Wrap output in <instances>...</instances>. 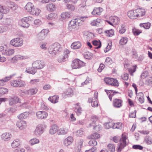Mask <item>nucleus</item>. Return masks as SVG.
Instances as JSON below:
<instances>
[{"label":"nucleus","mask_w":152,"mask_h":152,"mask_svg":"<svg viewBox=\"0 0 152 152\" xmlns=\"http://www.w3.org/2000/svg\"><path fill=\"white\" fill-rule=\"evenodd\" d=\"M33 66L37 69H40L42 68L44 66L45 64L43 61L40 60H37L33 62L32 64Z\"/></svg>","instance_id":"7"},{"label":"nucleus","mask_w":152,"mask_h":152,"mask_svg":"<svg viewBox=\"0 0 152 152\" xmlns=\"http://www.w3.org/2000/svg\"><path fill=\"white\" fill-rule=\"evenodd\" d=\"M148 75V72L147 71H145L142 73L140 77L142 79H144L147 77Z\"/></svg>","instance_id":"62"},{"label":"nucleus","mask_w":152,"mask_h":152,"mask_svg":"<svg viewBox=\"0 0 152 152\" xmlns=\"http://www.w3.org/2000/svg\"><path fill=\"white\" fill-rule=\"evenodd\" d=\"M20 145V143L18 139L14 140L12 143V146L13 148H15L18 147Z\"/></svg>","instance_id":"40"},{"label":"nucleus","mask_w":152,"mask_h":152,"mask_svg":"<svg viewBox=\"0 0 152 152\" xmlns=\"http://www.w3.org/2000/svg\"><path fill=\"white\" fill-rule=\"evenodd\" d=\"M13 76V75H11L9 76L6 77L1 80H0V85L3 86L4 82H6L9 80L11 79Z\"/></svg>","instance_id":"37"},{"label":"nucleus","mask_w":152,"mask_h":152,"mask_svg":"<svg viewBox=\"0 0 152 152\" xmlns=\"http://www.w3.org/2000/svg\"><path fill=\"white\" fill-rule=\"evenodd\" d=\"M14 52V50L13 49H6L3 51L2 54L6 56H10L13 54Z\"/></svg>","instance_id":"27"},{"label":"nucleus","mask_w":152,"mask_h":152,"mask_svg":"<svg viewBox=\"0 0 152 152\" xmlns=\"http://www.w3.org/2000/svg\"><path fill=\"white\" fill-rule=\"evenodd\" d=\"M44 126L43 125L39 124L36 127L34 131V134L37 136H39L43 132Z\"/></svg>","instance_id":"9"},{"label":"nucleus","mask_w":152,"mask_h":152,"mask_svg":"<svg viewBox=\"0 0 152 152\" xmlns=\"http://www.w3.org/2000/svg\"><path fill=\"white\" fill-rule=\"evenodd\" d=\"M11 137V134L7 132H6L2 134L1 138L4 141H8L9 140Z\"/></svg>","instance_id":"26"},{"label":"nucleus","mask_w":152,"mask_h":152,"mask_svg":"<svg viewBox=\"0 0 152 152\" xmlns=\"http://www.w3.org/2000/svg\"><path fill=\"white\" fill-rule=\"evenodd\" d=\"M84 56L86 59H90L92 57V54L88 52L84 54Z\"/></svg>","instance_id":"60"},{"label":"nucleus","mask_w":152,"mask_h":152,"mask_svg":"<svg viewBox=\"0 0 152 152\" xmlns=\"http://www.w3.org/2000/svg\"><path fill=\"white\" fill-rule=\"evenodd\" d=\"M29 114V112H25L19 115L18 116V118L19 119H25L28 117Z\"/></svg>","instance_id":"29"},{"label":"nucleus","mask_w":152,"mask_h":152,"mask_svg":"<svg viewBox=\"0 0 152 152\" xmlns=\"http://www.w3.org/2000/svg\"><path fill=\"white\" fill-rule=\"evenodd\" d=\"M62 50L61 45L58 43H55L50 46L48 49V51L51 54H56Z\"/></svg>","instance_id":"1"},{"label":"nucleus","mask_w":152,"mask_h":152,"mask_svg":"<svg viewBox=\"0 0 152 152\" xmlns=\"http://www.w3.org/2000/svg\"><path fill=\"white\" fill-rule=\"evenodd\" d=\"M151 24L149 23H141L140 24V27H143L145 29H149L150 27Z\"/></svg>","instance_id":"45"},{"label":"nucleus","mask_w":152,"mask_h":152,"mask_svg":"<svg viewBox=\"0 0 152 152\" xmlns=\"http://www.w3.org/2000/svg\"><path fill=\"white\" fill-rule=\"evenodd\" d=\"M129 74L126 73L121 76L122 78L124 80H127L129 78Z\"/></svg>","instance_id":"64"},{"label":"nucleus","mask_w":152,"mask_h":152,"mask_svg":"<svg viewBox=\"0 0 152 152\" xmlns=\"http://www.w3.org/2000/svg\"><path fill=\"white\" fill-rule=\"evenodd\" d=\"M58 127L55 124L53 125L51 127L49 133L51 134H55L58 131Z\"/></svg>","instance_id":"28"},{"label":"nucleus","mask_w":152,"mask_h":152,"mask_svg":"<svg viewBox=\"0 0 152 152\" xmlns=\"http://www.w3.org/2000/svg\"><path fill=\"white\" fill-rule=\"evenodd\" d=\"M10 44L15 47L21 46L23 44V41L20 38H17L12 40L10 42Z\"/></svg>","instance_id":"6"},{"label":"nucleus","mask_w":152,"mask_h":152,"mask_svg":"<svg viewBox=\"0 0 152 152\" xmlns=\"http://www.w3.org/2000/svg\"><path fill=\"white\" fill-rule=\"evenodd\" d=\"M37 91V90L36 88H33L29 89L27 91V94L29 95H34L36 94Z\"/></svg>","instance_id":"44"},{"label":"nucleus","mask_w":152,"mask_h":152,"mask_svg":"<svg viewBox=\"0 0 152 152\" xmlns=\"http://www.w3.org/2000/svg\"><path fill=\"white\" fill-rule=\"evenodd\" d=\"M48 115L47 112L43 111L37 112L36 113L37 117L39 119H45L47 118Z\"/></svg>","instance_id":"10"},{"label":"nucleus","mask_w":152,"mask_h":152,"mask_svg":"<svg viewBox=\"0 0 152 152\" xmlns=\"http://www.w3.org/2000/svg\"><path fill=\"white\" fill-rule=\"evenodd\" d=\"M7 7L12 10H15L18 7V5L13 2L10 1L7 4Z\"/></svg>","instance_id":"24"},{"label":"nucleus","mask_w":152,"mask_h":152,"mask_svg":"<svg viewBox=\"0 0 152 152\" xmlns=\"http://www.w3.org/2000/svg\"><path fill=\"white\" fill-rule=\"evenodd\" d=\"M69 53V51L68 50L66 51V53L63 56H61L58 59V61L59 62H64L66 61L68 57V54Z\"/></svg>","instance_id":"13"},{"label":"nucleus","mask_w":152,"mask_h":152,"mask_svg":"<svg viewBox=\"0 0 152 152\" xmlns=\"http://www.w3.org/2000/svg\"><path fill=\"white\" fill-rule=\"evenodd\" d=\"M72 15V13L70 12L62 13L61 15V18H70Z\"/></svg>","instance_id":"38"},{"label":"nucleus","mask_w":152,"mask_h":152,"mask_svg":"<svg viewBox=\"0 0 152 152\" xmlns=\"http://www.w3.org/2000/svg\"><path fill=\"white\" fill-rule=\"evenodd\" d=\"M91 121L92 123L90 124V126H94L97 124V123L99 122L98 118L96 116H93L91 117Z\"/></svg>","instance_id":"23"},{"label":"nucleus","mask_w":152,"mask_h":152,"mask_svg":"<svg viewBox=\"0 0 152 152\" xmlns=\"http://www.w3.org/2000/svg\"><path fill=\"white\" fill-rule=\"evenodd\" d=\"M19 101V99L16 96H13L9 98V104L10 105H15L18 103Z\"/></svg>","instance_id":"12"},{"label":"nucleus","mask_w":152,"mask_h":152,"mask_svg":"<svg viewBox=\"0 0 152 152\" xmlns=\"http://www.w3.org/2000/svg\"><path fill=\"white\" fill-rule=\"evenodd\" d=\"M34 7L33 4L31 2H28L25 7V9L30 12L32 11V10Z\"/></svg>","instance_id":"32"},{"label":"nucleus","mask_w":152,"mask_h":152,"mask_svg":"<svg viewBox=\"0 0 152 152\" xmlns=\"http://www.w3.org/2000/svg\"><path fill=\"white\" fill-rule=\"evenodd\" d=\"M127 42V38L126 37L122 38L120 41V44L121 45L126 44Z\"/></svg>","instance_id":"56"},{"label":"nucleus","mask_w":152,"mask_h":152,"mask_svg":"<svg viewBox=\"0 0 152 152\" xmlns=\"http://www.w3.org/2000/svg\"><path fill=\"white\" fill-rule=\"evenodd\" d=\"M107 148L108 150V151L114 152L115 151V146L113 144H108L107 146Z\"/></svg>","instance_id":"47"},{"label":"nucleus","mask_w":152,"mask_h":152,"mask_svg":"<svg viewBox=\"0 0 152 152\" xmlns=\"http://www.w3.org/2000/svg\"><path fill=\"white\" fill-rule=\"evenodd\" d=\"M11 85L13 87H24L26 84L24 81L20 79L11 81Z\"/></svg>","instance_id":"4"},{"label":"nucleus","mask_w":152,"mask_h":152,"mask_svg":"<svg viewBox=\"0 0 152 152\" xmlns=\"http://www.w3.org/2000/svg\"><path fill=\"white\" fill-rule=\"evenodd\" d=\"M89 145L94 146L97 145V142L95 140H90L88 142Z\"/></svg>","instance_id":"55"},{"label":"nucleus","mask_w":152,"mask_h":152,"mask_svg":"<svg viewBox=\"0 0 152 152\" xmlns=\"http://www.w3.org/2000/svg\"><path fill=\"white\" fill-rule=\"evenodd\" d=\"M113 123L112 122L107 123L104 124V126L106 129H109L111 128H113Z\"/></svg>","instance_id":"54"},{"label":"nucleus","mask_w":152,"mask_h":152,"mask_svg":"<svg viewBox=\"0 0 152 152\" xmlns=\"http://www.w3.org/2000/svg\"><path fill=\"white\" fill-rule=\"evenodd\" d=\"M145 83L146 85L152 86V77H148L145 81Z\"/></svg>","instance_id":"42"},{"label":"nucleus","mask_w":152,"mask_h":152,"mask_svg":"<svg viewBox=\"0 0 152 152\" xmlns=\"http://www.w3.org/2000/svg\"><path fill=\"white\" fill-rule=\"evenodd\" d=\"M66 8L69 10L73 11L75 9V7L74 5L72 4H67L66 5Z\"/></svg>","instance_id":"50"},{"label":"nucleus","mask_w":152,"mask_h":152,"mask_svg":"<svg viewBox=\"0 0 152 152\" xmlns=\"http://www.w3.org/2000/svg\"><path fill=\"white\" fill-rule=\"evenodd\" d=\"M68 132V130L66 128H60L58 130L57 134L58 135H64Z\"/></svg>","instance_id":"36"},{"label":"nucleus","mask_w":152,"mask_h":152,"mask_svg":"<svg viewBox=\"0 0 152 152\" xmlns=\"http://www.w3.org/2000/svg\"><path fill=\"white\" fill-rule=\"evenodd\" d=\"M9 8L5 6H0V12L1 13L7 14L9 12Z\"/></svg>","instance_id":"31"},{"label":"nucleus","mask_w":152,"mask_h":152,"mask_svg":"<svg viewBox=\"0 0 152 152\" xmlns=\"http://www.w3.org/2000/svg\"><path fill=\"white\" fill-rule=\"evenodd\" d=\"M144 142L148 144H151L152 143V138L149 136H146L145 138Z\"/></svg>","instance_id":"41"},{"label":"nucleus","mask_w":152,"mask_h":152,"mask_svg":"<svg viewBox=\"0 0 152 152\" xmlns=\"http://www.w3.org/2000/svg\"><path fill=\"white\" fill-rule=\"evenodd\" d=\"M23 59V57L20 55H18L15 56L12 58V59L15 60H18Z\"/></svg>","instance_id":"59"},{"label":"nucleus","mask_w":152,"mask_h":152,"mask_svg":"<svg viewBox=\"0 0 152 152\" xmlns=\"http://www.w3.org/2000/svg\"><path fill=\"white\" fill-rule=\"evenodd\" d=\"M105 91L106 92L107 95H108L109 98L111 101L112 100V97L113 96L116 94L119 93L118 92L113 90L105 89Z\"/></svg>","instance_id":"16"},{"label":"nucleus","mask_w":152,"mask_h":152,"mask_svg":"<svg viewBox=\"0 0 152 152\" xmlns=\"http://www.w3.org/2000/svg\"><path fill=\"white\" fill-rule=\"evenodd\" d=\"M93 126V129H96L97 132L99 131L102 129V126L98 124Z\"/></svg>","instance_id":"61"},{"label":"nucleus","mask_w":152,"mask_h":152,"mask_svg":"<svg viewBox=\"0 0 152 152\" xmlns=\"http://www.w3.org/2000/svg\"><path fill=\"white\" fill-rule=\"evenodd\" d=\"M46 7L47 10L49 11H53L55 9V5L52 3H50L47 4Z\"/></svg>","instance_id":"39"},{"label":"nucleus","mask_w":152,"mask_h":152,"mask_svg":"<svg viewBox=\"0 0 152 152\" xmlns=\"http://www.w3.org/2000/svg\"><path fill=\"white\" fill-rule=\"evenodd\" d=\"M59 97L58 96L55 95L53 96L50 97L48 99L52 103H56L58 102Z\"/></svg>","instance_id":"30"},{"label":"nucleus","mask_w":152,"mask_h":152,"mask_svg":"<svg viewBox=\"0 0 152 152\" xmlns=\"http://www.w3.org/2000/svg\"><path fill=\"white\" fill-rule=\"evenodd\" d=\"M8 91V89L6 88L3 87L0 88V95L7 94Z\"/></svg>","instance_id":"49"},{"label":"nucleus","mask_w":152,"mask_h":152,"mask_svg":"<svg viewBox=\"0 0 152 152\" xmlns=\"http://www.w3.org/2000/svg\"><path fill=\"white\" fill-rule=\"evenodd\" d=\"M122 124L121 123H113V129H121L122 128Z\"/></svg>","instance_id":"43"},{"label":"nucleus","mask_w":152,"mask_h":152,"mask_svg":"<svg viewBox=\"0 0 152 152\" xmlns=\"http://www.w3.org/2000/svg\"><path fill=\"white\" fill-rule=\"evenodd\" d=\"M39 142V140L38 139L34 138L30 140L29 143L31 145H33L35 144L38 143Z\"/></svg>","instance_id":"51"},{"label":"nucleus","mask_w":152,"mask_h":152,"mask_svg":"<svg viewBox=\"0 0 152 152\" xmlns=\"http://www.w3.org/2000/svg\"><path fill=\"white\" fill-rule=\"evenodd\" d=\"M136 13H138L136 15L135 14V13L134 12V17H141L144 16L145 13L144 11H142L140 9H137L135 10Z\"/></svg>","instance_id":"22"},{"label":"nucleus","mask_w":152,"mask_h":152,"mask_svg":"<svg viewBox=\"0 0 152 152\" xmlns=\"http://www.w3.org/2000/svg\"><path fill=\"white\" fill-rule=\"evenodd\" d=\"M115 80L114 78H109L108 77L104 78V81L106 83V84L111 85L112 84L111 83L113 82V80Z\"/></svg>","instance_id":"48"},{"label":"nucleus","mask_w":152,"mask_h":152,"mask_svg":"<svg viewBox=\"0 0 152 152\" xmlns=\"http://www.w3.org/2000/svg\"><path fill=\"white\" fill-rule=\"evenodd\" d=\"M122 100L119 99H115L113 101V105L114 107L120 108L122 106Z\"/></svg>","instance_id":"15"},{"label":"nucleus","mask_w":152,"mask_h":152,"mask_svg":"<svg viewBox=\"0 0 152 152\" xmlns=\"http://www.w3.org/2000/svg\"><path fill=\"white\" fill-rule=\"evenodd\" d=\"M16 125L20 129H23L26 126V122L24 121H19L17 122Z\"/></svg>","instance_id":"14"},{"label":"nucleus","mask_w":152,"mask_h":152,"mask_svg":"<svg viewBox=\"0 0 152 152\" xmlns=\"http://www.w3.org/2000/svg\"><path fill=\"white\" fill-rule=\"evenodd\" d=\"M37 71L36 69L34 66H32L31 67L26 68L25 70V72L26 73L32 75L34 74L37 72Z\"/></svg>","instance_id":"18"},{"label":"nucleus","mask_w":152,"mask_h":152,"mask_svg":"<svg viewBox=\"0 0 152 152\" xmlns=\"http://www.w3.org/2000/svg\"><path fill=\"white\" fill-rule=\"evenodd\" d=\"M74 110L77 115H81L82 111V108L80 107H75Z\"/></svg>","instance_id":"53"},{"label":"nucleus","mask_w":152,"mask_h":152,"mask_svg":"<svg viewBox=\"0 0 152 152\" xmlns=\"http://www.w3.org/2000/svg\"><path fill=\"white\" fill-rule=\"evenodd\" d=\"M57 18V15L56 14L54 13H51L48 15L47 18L49 20H52Z\"/></svg>","instance_id":"52"},{"label":"nucleus","mask_w":152,"mask_h":152,"mask_svg":"<svg viewBox=\"0 0 152 152\" xmlns=\"http://www.w3.org/2000/svg\"><path fill=\"white\" fill-rule=\"evenodd\" d=\"M136 99L139 101L140 103H142L144 101V95L142 92H139L136 95Z\"/></svg>","instance_id":"20"},{"label":"nucleus","mask_w":152,"mask_h":152,"mask_svg":"<svg viewBox=\"0 0 152 152\" xmlns=\"http://www.w3.org/2000/svg\"><path fill=\"white\" fill-rule=\"evenodd\" d=\"M98 92H95L94 94V99L91 103V105L93 107H95L98 106Z\"/></svg>","instance_id":"19"},{"label":"nucleus","mask_w":152,"mask_h":152,"mask_svg":"<svg viewBox=\"0 0 152 152\" xmlns=\"http://www.w3.org/2000/svg\"><path fill=\"white\" fill-rule=\"evenodd\" d=\"M73 141L72 137V136H69L64 140V143L65 145L67 146L71 144Z\"/></svg>","instance_id":"21"},{"label":"nucleus","mask_w":152,"mask_h":152,"mask_svg":"<svg viewBox=\"0 0 152 152\" xmlns=\"http://www.w3.org/2000/svg\"><path fill=\"white\" fill-rule=\"evenodd\" d=\"M142 33V31L138 29H136L134 28V35L138 36Z\"/></svg>","instance_id":"58"},{"label":"nucleus","mask_w":152,"mask_h":152,"mask_svg":"<svg viewBox=\"0 0 152 152\" xmlns=\"http://www.w3.org/2000/svg\"><path fill=\"white\" fill-rule=\"evenodd\" d=\"M41 10L37 8H34V7L32 10V11L30 13L32 15H37L39 14Z\"/></svg>","instance_id":"35"},{"label":"nucleus","mask_w":152,"mask_h":152,"mask_svg":"<svg viewBox=\"0 0 152 152\" xmlns=\"http://www.w3.org/2000/svg\"><path fill=\"white\" fill-rule=\"evenodd\" d=\"M85 63L78 59L74 60L72 62L71 66L72 69H79L84 66Z\"/></svg>","instance_id":"2"},{"label":"nucleus","mask_w":152,"mask_h":152,"mask_svg":"<svg viewBox=\"0 0 152 152\" xmlns=\"http://www.w3.org/2000/svg\"><path fill=\"white\" fill-rule=\"evenodd\" d=\"M33 20V18L31 16H28L23 18L21 21V26L23 27L28 28L30 23Z\"/></svg>","instance_id":"3"},{"label":"nucleus","mask_w":152,"mask_h":152,"mask_svg":"<svg viewBox=\"0 0 152 152\" xmlns=\"http://www.w3.org/2000/svg\"><path fill=\"white\" fill-rule=\"evenodd\" d=\"M78 24V23L77 19L72 20L69 24V29L71 30L73 29H75L77 27Z\"/></svg>","instance_id":"8"},{"label":"nucleus","mask_w":152,"mask_h":152,"mask_svg":"<svg viewBox=\"0 0 152 152\" xmlns=\"http://www.w3.org/2000/svg\"><path fill=\"white\" fill-rule=\"evenodd\" d=\"M110 19L113 23L115 24H118L119 22V18L117 16L111 17Z\"/></svg>","instance_id":"34"},{"label":"nucleus","mask_w":152,"mask_h":152,"mask_svg":"<svg viewBox=\"0 0 152 152\" xmlns=\"http://www.w3.org/2000/svg\"><path fill=\"white\" fill-rule=\"evenodd\" d=\"M105 33L108 34L109 37L112 36L114 35V31L112 29L110 30H107L105 31Z\"/></svg>","instance_id":"57"},{"label":"nucleus","mask_w":152,"mask_h":152,"mask_svg":"<svg viewBox=\"0 0 152 152\" xmlns=\"http://www.w3.org/2000/svg\"><path fill=\"white\" fill-rule=\"evenodd\" d=\"M49 32V30L48 29L42 30L38 35L39 39L40 40L43 39Z\"/></svg>","instance_id":"11"},{"label":"nucleus","mask_w":152,"mask_h":152,"mask_svg":"<svg viewBox=\"0 0 152 152\" xmlns=\"http://www.w3.org/2000/svg\"><path fill=\"white\" fill-rule=\"evenodd\" d=\"M81 46V42L79 41L73 42L71 46L72 48L74 49H77L80 48Z\"/></svg>","instance_id":"25"},{"label":"nucleus","mask_w":152,"mask_h":152,"mask_svg":"<svg viewBox=\"0 0 152 152\" xmlns=\"http://www.w3.org/2000/svg\"><path fill=\"white\" fill-rule=\"evenodd\" d=\"M126 135L124 134H122L121 140H120V144L119 146L117 149V152H121V149L123 148L126 146Z\"/></svg>","instance_id":"5"},{"label":"nucleus","mask_w":152,"mask_h":152,"mask_svg":"<svg viewBox=\"0 0 152 152\" xmlns=\"http://www.w3.org/2000/svg\"><path fill=\"white\" fill-rule=\"evenodd\" d=\"M128 17L131 19H133V11L132 10H130L128 12L127 14Z\"/></svg>","instance_id":"63"},{"label":"nucleus","mask_w":152,"mask_h":152,"mask_svg":"<svg viewBox=\"0 0 152 152\" xmlns=\"http://www.w3.org/2000/svg\"><path fill=\"white\" fill-rule=\"evenodd\" d=\"M100 137V135L97 133H94L90 136H88L89 139H91L92 140H95L99 138Z\"/></svg>","instance_id":"46"},{"label":"nucleus","mask_w":152,"mask_h":152,"mask_svg":"<svg viewBox=\"0 0 152 152\" xmlns=\"http://www.w3.org/2000/svg\"><path fill=\"white\" fill-rule=\"evenodd\" d=\"M103 10V9L102 8H95L93 11L91 12V14L92 15L96 16L100 15Z\"/></svg>","instance_id":"17"},{"label":"nucleus","mask_w":152,"mask_h":152,"mask_svg":"<svg viewBox=\"0 0 152 152\" xmlns=\"http://www.w3.org/2000/svg\"><path fill=\"white\" fill-rule=\"evenodd\" d=\"M93 45L94 46H97V47H95V49H98L100 48L102 45L101 42L100 41H97L96 40H94L92 42Z\"/></svg>","instance_id":"33"}]
</instances>
